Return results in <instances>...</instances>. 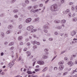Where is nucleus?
Returning <instances> with one entry per match:
<instances>
[{
  "label": "nucleus",
  "mask_w": 77,
  "mask_h": 77,
  "mask_svg": "<svg viewBox=\"0 0 77 77\" xmlns=\"http://www.w3.org/2000/svg\"><path fill=\"white\" fill-rule=\"evenodd\" d=\"M50 9L52 12H56L57 10V6L55 4L52 5L50 7Z\"/></svg>",
  "instance_id": "nucleus-1"
},
{
  "label": "nucleus",
  "mask_w": 77,
  "mask_h": 77,
  "mask_svg": "<svg viewBox=\"0 0 77 77\" xmlns=\"http://www.w3.org/2000/svg\"><path fill=\"white\" fill-rule=\"evenodd\" d=\"M34 27L33 26H28L27 28V29L29 31H30L31 33H33L35 32L36 31H37L36 29H33Z\"/></svg>",
  "instance_id": "nucleus-2"
},
{
  "label": "nucleus",
  "mask_w": 77,
  "mask_h": 77,
  "mask_svg": "<svg viewBox=\"0 0 77 77\" xmlns=\"http://www.w3.org/2000/svg\"><path fill=\"white\" fill-rule=\"evenodd\" d=\"M64 63V61L63 60H62L61 61H60L58 63V64H59V65H60L59 68V70L60 71V70H62L63 69V67H64V66L63 64Z\"/></svg>",
  "instance_id": "nucleus-3"
},
{
  "label": "nucleus",
  "mask_w": 77,
  "mask_h": 77,
  "mask_svg": "<svg viewBox=\"0 0 77 77\" xmlns=\"http://www.w3.org/2000/svg\"><path fill=\"white\" fill-rule=\"evenodd\" d=\"M31 21H32V18H29L26 19L25 20V22L26 23H29L31 22Z\"/></svg>",
  "instance_id": "nucleus-4"
},
{
  "label": "nucleus",
  "mask_w": 77,
  "mask_h": 77,
  "mask_svg": "<svg viewBox=\"0 0 77 77\" xmlns=\"http://www.w3.org/2000/svg\"><path fill=\"white\" fill-rule=\"evenodd\" d=\"M41 9H37L35 10H33V9H32L30 11L31 12H32L35 13V12H38V11H41Z\"/></svg>",
  "instance_id": "nucleus-5"
},
{
  "label": "nucleus",
  "mask_w": 77,
  "mask_h": 77,
  "mask_svg": "<svg viewBox=\"0 0 77 77\" xmlns=\"http://www.w3.org/2000/svg\"><path fill=\"white\" fill-rule=\"evenodd\" d=\"M37 63L40 65H44V62L42 61H37Z\"/></svg>",
  "instance_id": "nucleus-6"
},
{
  "label": "nucleus",
  "mask_w": 77,
  "mask_h": 77,
  "mask_svg": "<svg viewBox=\"0 0 77 77\" xmlns=\"http://www.w3.org/2000/svg\"><path fill=\"white\" fill-rule=\"evenodd\" d=\"M14 63H9L8 64V66L10 68L12 67V66L14 65Z\"/></svg>",
  "instance_id": "nucleus-7"
},
{
  "label": "nucleus",
  "mask_w": 77,
  "mask_h": 77,
  "mask_svg": "<svg viewBox=\"0 0 77 77\" xmlns=\"http://www.w3.org/2000/svg\"><path fill=\"white\" fill-rule=\"evenodd\" d=\"M67 64L69 65H70V66H72V65H74V63L72 61H69L68 63Z\"/></svg>",
  "instance_id": "nucleus-8"
},
{
  "label": "nucleus",
  "mask_w": 77,
  "mask_h": 77,
  "mask_svg": "<svg viewBox=\"0 0 77 77\" xmlns=\"http://www.w3.org/2000/svg\"><path fill=\"white\" fill-rule=\"evenodd\" d=\"M71 34L72 36H74L76 34V32L74 31H73L72 32H71Z\"/></svg>",
  "instance_id": "nucleus-9"
},
{
  "label": "nucleus",
  "mask_w": 77,
  "mask_h": 77,
  "mask_svg": "<svg viewBox=\"0 0 77 77\" xmlns=\"http://www.w3.org/2000/svg\"><path fill=\"white\" fill-rule=\"evenodd\" d=\"M12 27H13V26L11 25H8V29H11Z\"/></svg>",
  "instance_id": "nucleus-10"
},
{
  "label": "nucleus",
  "mask_w": 77,
  "mask_h": 77,
  "mask_svg": "<svg viewBox=\"0 0 77 77\" xmlns=\"http://www.w3.org/2000/svg\"><path fill=\"white\" fill-rule=\"evenodd\" d=\"M43 29H48L49 27H48V26H47V25H44L43 26Z\"/></svg>",
  "instance_id": "nucleus-11"
},
{
  "label": "nucleus",
  "mask_w": 77,
  "mask_h": 77,
  "mask_svg": "<svg viewBox=\"0 0 77 77\" xmlns=\"http://www.w3.org/2000/svg\"><path fill=\"white\" fill-rule=\"evenodd\" d=\"M48 69V67H45L42 70V72H45V71H46Z\"/></svg>",
  "instance_id": "nucleus-12"
},
{
  "label": "nucleus",
  "mask_w": 77,
  "mask_h": 77,
  "mask_svg": "<svg viewBox=\"0 0 77 77\" xmlns=\"http://www.w3.org/2000/svg\"><path fill=\"white\" fill-rule=\"evenodd\" d=\"M1 36L2 38H4V36H5V34H4V33L3 32H1Z\"/></svg>",
  "instance_id": "nucleus-13"
},
{
  "label": "nucleus",
  "mask_w": 77,
  "mask_h": 77,
  "mask_svg": "<svg viewBox=\"0 0 77 77\" xmlns=\"http://www.w3.org/2000/svg\"><path fill=\"white\" fill-rule=\"evenodd\" d=\"M23 39V37L22 36H19L18 38V39L19 41H21Z\"/></svg>",
  "instance_id": "nucleus-14"
},
{
  "label": "nucleus",
  "mask_w": 77,
  "mask_h": 77,
  "mask_svg": "<svg viewBox=\"0 0 77 77\" xmlns=\"http://www.w3.org/2000/svg\"><path fill=\"white\" fill-rule=\"evenodd\" d=\"M39 20V18H35L34 19V20L33 21V22H36V21H38Z\"/></svg>",
  "instance_id": "nucleus-15"
},
{
  "label": "nucleus",
  "mask_w": 77,
  "mask_h": 77,
  "mask_svg": "<svg viewBox=\"0 0 77 77\" xmlns=\"http://www.w3.org/2000/svg\"><path fill=\"white\" fill-rule=\"evenodd\" d=\"M26 53L27 54V56H30V52L29 51H27L26 52Z\"/></svg>",
  "instance_id": "nucleus-16"
},
{
  "label": "nucleus",
  "mask_w": 77,
  "mask_h": 77,
  "mask_svg": "<svg viewBox=\"0 0 77 77\" xmlns=\"http://www.w3.org/2000/svg\"><path fill=\"white\" fill-rule=\"evenodd\" d=\"M14 44V43L13 42H11L10 43L9 45L10 46H12V45H13Z\"/></svg>",
  "instance_id": "nucleus-17"
},
{
  "label": "nucleus",
  "mask_w": 77,
  "mask_h": 77,
  "mask_svg": "<svg viewBox=\"0 0 77 77\" xmlns=\"http://www.w3.org/2000/svg\"><path fill=\"white\" fill-rule=\"evenodd\" d=\"M22 27H23V25H20L18 26V28L19 29H22Z\"/></svg>",
  "instance_id": "nucleus-18"
},
{
  "label": "nucleus",
  "mask_w": 77,
  "mask_h": 77,
  "mask_svg": "<svg viewBox=\"0 0 77 77\" xmlns=\"http://www.w3.org/2000/svg\"><path fill=\"white\" fill-rule=\"evenodd\" d=\"M48 56H45V55H44V56H43L42 57V58L43 59H47V58H48Z\"/></svg>",
  "instance_id": "nucleus-19"
},
{
  "label": "nucleus",
  "mask_w": 77,
  "mask_h": 77,
  "mask_svg": "<svg viewBox=\"0 0 77 77\" xmlns=\"http://www.w3.org/2000/svg\"><path fill=\"white\" fill-rule=\"evenodd\" d=\"M6 33L7 34H9V33H11V30H8L7 31Z\"/></svg>",
  "instance_id": "nucleus-20"
},
{
  "label": "nucleus",
  "mask_w": 77,
  "mask_h": 77,
  "mask_svg": "<svg viewBox=\"0 0 77 77\" xmlns=\"http://www.w3.org/2000/svg\"><path fill=\"white\" fill-rule=\"evenodd\" d=\"M54 23H60V21H58L57 20H55L54 21Z\"/></svg>",
  "instance_id": "nucleus-21"
},
{
  "label": "nucleus",
  "mask_w": 77,
  "mask_h": 77,
  "mask_svg": "<svg viewBox=\"0 0 77 77\" xmlns=\"http://www.w3.org/2000/svg\"><path fill=\"white\" fill-rule=\"evenodd\" d=\"M38 46L37 45H34L33 46V48L34 49H36V48H37Z\"/></svg>",
  "instance_id": "nucleus-22"
},
{
  "label": "nucleus",
  "mask_w": 77,
  "mask_h": 77,
  "mask_svg": "<svg viewBox=\"0 0 77 77\" xmlns=\"http://www.w3.org/2000/svg\"><path fill=\"white\" fill-rule=\"evenodd\" d=\"M69 12V10L68 9H67L65 11V14H68Z\"/></svg>",
  "instance_id": "nucleus-23"
},
{
  "label": "nucleus",
  "mask_w": 77,
  "mask_h": 77,
  "mask_svg": "<svg viewBox=\"0 0 77 77\" xmlns=\"http://www.w3.org/2000/svg\"><path fill=\"white\" fill-rule=\"evenodd\" d=\"M73 20L74 21H76L77 20V18L76 17L74 18H73Z\"/></svg>",
  "instance_id": "nucleus-24"
},
{
  "label": "nucleus",
  "mask_w": 77,
  "mask_h": 77,
  "mask_svg": "<svg viewBox=\"0 0 77 77\" xmlns=\"http://www.w3.org/2000/svg\"><path fill=\"white\" fill-rule=\"evenodd\" d=\"M57 28L58 29H59V30H60L61 29H62V26H59L57 27Z\"/></svg>",
  "instance_id": "nucleus-25"
},
{
  "label": "nucleus",
  "mask_w": 77,
  "mask_h": 77,
  "mask_svg": "<svg viewBox=\"0 0 77 77\" xmlns=\"http://www.w3.org/2000/svg\"><path fill=\"white\" fill-rule=\"evenodd\" d=\"M49 40L50 41H52L53 40V38H49Z\"/></svg>",
  "instance_id": "nucleus-26"
},
{
  "label": "nucleus",
  "mask_w": 77,
  "mask_h": 77,
  "mask_svg": "<svg viewBox=\"0 0 77 77\" xmlns=\"http://www.w3.org/2000/svg\"><path fill=\"white\" fill-rule=\"evenodd\" d=\"M64 59V60H66V61H67L69 60L68 58L67 57H65Z\"/></svg>",
  "instance_id": "nucleus-27"
},
{
  "label": "nucleus",
  "mask_w": 77,
  "mask_h": 77,
  "mask_svg": "<svg viewBox=\"0 0 77 77\" xmlns=\"http://www.w3.org/2000/svg\"><path fill=\"white\" fill-rule=\"evenodd\" d=\"M27 73H28V74H32V72L30 71H27Z\"/></svg>",
  "instance_id": "nucleus-28"
},
{
  "label": "nucleus",
  "mask_w": 77,
  "mask_h": 77,
  "mask_svg": "<svg viewBox=\"0 0 77 77\" xmlns=\"http://www.w3.org/2000/svg\"><path fill=\"white\" fill-rule=\"evenodd\" d=\"M25 2L27 4H29V1L28 0L25 1Z\"/></svg>",
  "instance_id": "nucleus-29"
},
{
  "label": "nucleus",
  "mask_w": 77,
  "mask_h": 77,
  "mask_svg": "<svg viewBox=\"0 0 77 77\" xmlns=\"http://www.w3.org/2000/svg\"><path fill=\"white\" fill-rule=\"evenodd\" d=\"M66 22V20H62V23H65Z\"/></svg>",
  "instance_id": "nucleus-30"
},
{
  "label": "nucleus",
  "mask_w": 77,
  "mask_h": 77,
  "mask_svg": "<svg viewBox=\"0 0 77 77\" xmlns=\"http://www.w3.org/2000/svg\"><path fill=\"white\" fill-rule=\"evenodd\" d=\"M44 32H45V33H48V30H47V29H44Z\"/></svg>",
  "instance_id": "nucleus-31"
},
{
  "label": "nucleus",
  "mask_w": 77,
  "mask_h": 77,
  "mask_svg": "<svg viewBox=\"0 0 77 77\" xmlns=\"http://www.w3.org/2000/svg\"><path fill=\"white\" fill-rule=\"evenodd\" d=\"M13 11V12H14V13H16L18 12V10H14Z\"/></svg>",
  "instance_id": "nucleus-32"
},
{
  "label": "nucleus",
  "mask_w": 77,
  "mask_h": 77,
  "mask_svg": "<svg viewBox=\"0 0 77 77\" xmlns=\"http://www.w3.org/2000/svg\"><path fill=\"white\" fill-rule=\"evenodd\" d=\"M32 8V6H30L28 8V9L29 10H30V9H31Z\"/></svg>",
  "instance_id": "nucleus-33"
},
{
  "label": "nucleus",
  "mask_w": 77,
  "mask_h": 77,
  "mask_svg": "<svg viewBox=\"0 0 77 77\" xmlns=\"http://www.w3.org/2000/svg\"><path fill=\"white\" fill-rule=\"evenodd\" d=\"M33 8L34 9H36L38 8V5H35L33 6Z\"/></svg>",
  "instance_id": "nucleus-34"
},
{
  "label": "nucleus",
  "mask_w": 77,
  "mask_h": 77,
  "mask_svg": "<svg viewBox=\"0 0 77 77\" xmlns=\"http://www.w3.org/2000/svg\"><path fill=\"white\" fill-rule=\"evenodd\" d=\"M22 5L23 7H26V4L23 3Z\"/></svg>",
  "instance_id": "nucleus-35"
},
{
  "label": "nucleus",
  "mask_w": 77,
  "mask_h": 77,
  "mask_svg": "<svg viewBox=\"0 0 77 77\" xmlns=\"http://www.w3.org/2000/svg\"><path fill=\"white\" fill-rule=\"evenodd\" d=\"M16 1V0H12L11 1V3H14V2H15Z\"/></svg>",
  "instance_id": "nucleus-36"
},
{
  "label": "nucleus",
  "mask_w": 77,
  "mask_h": 77,
  "mask_svg": "<svg viewBox=\"0 0 77 77\" xmlns=\"http://www.w3.org/2000/svg\"><path fill=\"white\" fill-rule=\"evenodd\" d=\"M74 9H75V8H74V6H72V11H74Z\"/></svg>",
  "instance_id": "nucleus-37"
},
{
  "label": "nucleus",
  "mask_w": 77,
  "mask_h": 77,
  "mask_svg": "<svg viewBox=\"0 0 77 77\" xmlns=\"http://www.w3.org/2000/svg\"><path fill=\"white\" fill-rule=\"evenodd\" d=\"M21 60V57H19L18 60V62H19V61H20V60Z\"/></svg>",
  "instance_id": "nucleus-38"
},
{
  "label": "nucleus",
  "mask_w": 77,
  "mask_h": 77,
  "mask_svg": "<svg viewBox=\"0 0 77 77\" xmlns=\"http://www.w3.org/2000/svg\"><path fill=\"white\" fill-rule=\"evenodd\" d=\"M64 37H68V34H65V35H64Z\"/></svg>",
  "instance_id": "nucleus-39"
},
{
  "label": "nucleus",
  "mask_w": 77,
  "mask_h": 77,
  "mask_svg": "<svg viewBox=\"0 0 77 77\" xmlns=\"http://www.w3.org/2000/svg\"><path fill=\"white\" fill-rule=\"evenodd\" d=\"M75 43L74 42H70V44H71V45H73V44H75Z\"/></svg>",
  "instance_id": "nucleus-40"
},
{
  "label": "nucleus",
  "mask_w": 77,
  "mask_h": 77,
  "mask_svg": "<svg viewBox=\"0 0 77 77\" xmlns=\"http://www.w3.org/2000/svg\"><path fill=\"white\" fill-rule=\"evenodd\" d=\"M54 34L55 35H58V32H54Z\"/></svg>",
  "instance_id": "nucleus-41"
},
{
  "label": "nucleus",
  "mask_w": 77,
  "mask_h": 77,
  "mask_svg": "<svg viewBox=\"0 0 77 77\" xmlns=\"http://www.w3.org/2000/svg\"><path fill=\"white\" fill-rule=\"evenodd\" d=\"M27 48H25L23 49V51H27Z\"/></svg>",
  "instance_id": "nucleus-42"
},
{
  "label": "nucleus",
  "mask_w": 77,
  "mask_h": 77,
  "mask_svg": "<svg viewBox=\"0 0 77 77\" xmlns=\"http://www.w3.org/2000/svg\"><path fill=\"white\" fill-rule=\"evenodd\" d=\"M75 13L73 14H72V17H75Z\"/></svg>",
  "instance_id": "nucleus-43"
},
{
  "label": "nucleus",
  "mask_w": 77,
  "mask_h": 77,
  "mask_svg": "<svg viewBox=\"0 0 77 77\" xmlns=\"http://www.w3.org/2000/svg\"><path fill=\"white\" fill-rule=\"evenodd\" d=\"M73 3L70 2L69 3V5H73Z\"/></svg>",
  "instance_id": "nucleus-44"
},
{
  "label": "nucleus",
  "mask_w": 77,
  "mask_h": 77,
  "mask_svg": "<svg viewBox=\"0 0 77 77\" xmlns=\"http://www.w3.org/2000/svg\"><path fill=\"white\" fill-rule=\"evenodd\" d=\"M35 72H38L39 71V69H35Z\"/></svg>",
  "instance_id": "nucleus-45"
},
{
  "label": "nucleus",
  "mask_w": 77,
  "mask_h": 77,
  "mask_svg": "<svg viewBox=\"0 0 77 77\" xmlns=\"http://www.w3.org/2000/svg\"><path fill=\"white\" fill-rule=\"evenodd\" d=\"M61 2L63 3H65V0H61Z\"/></svg>",
  "instance_id": "nucleus-46"
},
{
  "label": "nucleus",
  "mask_w": 77,
  "mask_h": 77,
  "mask_svg": "<svg viewBox=\"0 0 77 77\" xmlns=\"http://www.w3.org/2000/svg\"><path fill=\"white\" fill-rule=\"evenodd\" d=\"M43 6V4H41L39 5V7H42Z\"/></svg>",
  "instance_id": "nucleus-47"
},
{
  "label": "nucleus",
  "mask_w": 77,
  "mask_h": 77,
  "mask_svg": "<svg viewBox=\"0 0 77 77\" xmlns=\"http://www.w3.org/2000/svg\"><path fill=\"white\" fill-rule=\"evenodd\" d=\"M36 41H35L33 42V45H35V44H36Z\"/></svg>",
  "instance_id": "nucleus-48"
},
{
  "label": "nucleus",
  "mask_w": 77,
  "mask_h": 77,
  "mask_svg": "<svg viewBox=\"0 0 77 77\" xmlns=\"http://www.w3.org/2000/svg\"><path fill=\"white\" fill-rule=\"evenodd\" d=\"M67 74V72H65L64 73H63V75H66Z\"/></svg>",
  "instance_id": "nucleus-49"
},
{
  "label": "nucleus",
  "mask_w": 77,
  "mask_h": 77,
  "mask_svg": "<svg viewBox=\"0 0 77 77\" xmlns=\"http://www.w3.org/2000/svg\"><path fill=\"white\" fill-rule=\"evenodd\" d=\"M68 16L69 17H71V14L70 13L68 14Z\"/></svg>",
  "instance_id": "nucleus-50"
},
{
  "label": "nucleus",
  "mask_w": 77,
  "mask_h": 77,
  "mask_svg": "<svg viewBox=\"0 0 77 77\" xmlns=\"http://www.w3.org/2000/svg\"><path fill=\"white\" fill-rule=\"evenodd\" d=\"M23 45V43L21 42H20V45Z\"/></svg>",
  "instance_id": "nucleus-51"
},
{
  "label": "nucleus",
  "mask_w": 77,
  "mask_h": 77,
  "mask_svg": "<svg viewBox=\"0 0 77 77\" xmlns=\"http://www.w3.org/2000/svg\"><path fill=\"white\" fill-rule=\"evenodd\" d=\"M13 49H14V47H11V48H10V50H13Z\"/></svg>",
  "instance_id": "nucleus-52"
},
{
  "label": "nucleus",
  "mask_w": 77,
  "mask_h": 77,
  "mask_svg": "<svg viewBox=\"0 0 77 77\" xmlns=\"http://www.w3.org/2000/svg\"><path fill=\"white\" fill-rule=\"evenodd\" d=\"M18 16L16 14V15H14V17H15V18H18Z\"/></svg>",
  "instance_id": "nucleus-53"
},
{
  "label": "nucleus",
  "mask_w": 77,
  "mask_h": 77,
  "mask_svg": "<svg viewBox=\"0 0 77 77\" xmlns=\"http://www.w3.org/2000/svg\"><path fill=\"white\" fill-rule=\"evenodd\" d=\"M8 44V43L7 42H5L4 43V45H6L7 44Z\"/></svg>",
  "instance_id": "nucleus-54"
},
{
  "label": "nucleus",
  "mask_w": 77,
  "mask_h": 77,
  "mask_svg": "<svg viewBox=\"0 0 77 77\" xmlns=\"http://www.w3.org/2000/svg\"><path fill=\"white\" fill-rule=\"evenodd\" d=\"M30 45V43L29 42H28L27 44V45L28 46H29Z\"/></svg>",
  "instance_id": "nucleus-55"
},
{
  "label": "nucleus",
  "mask_w": 77,
  "mask_h": 77,
  "mask_svg": "<svg viewBox=\"0 0 77 77\" xmlns=\"http://www.w3.org/2000/svg\"><path fill=\"white\" fill-rule=\"evenodd\" d=\"M57 69V67H55L54 68V70H55V71H56Z\"/></svg>",
  "instance_id": "nucleus-56"
},
{
  "label": "nucleus",
  "mask_w": 77,
  "mask_h": 77,
  "mask_svg": "<svg viewBox=\"0 0 77 77\" xmlns=\"http://www.w3.org/2000/svg\"><path fill=\"white\" fill-rule=\"evenodd\" d=\"M37 45H40V43L39 42H37L36 43Z\"/></svg>",
  "instance_id": "nucleus-57"
},
{
  "label": "nucleus",
  "mask_w": 77,
  "mask_h": 77,
  "mask_svg": "<svg viewBox=\"0 0 77 77\" xmlns=\"http://www.w3.org/2000/svg\"><path fill=\"white\" fill-rule=\"evenodd\" d=\"M16 60L15 59H14L12 61V63H14V62H15V61Z\"/></svg>",
  "instance_id": "nucleus-58"
},
{
  "label": "nucleus",
  "mask_w": 77,
  "mask_h": 77,
  "mask_svg": "<svg viewBox=\"0 0 77 77\" xmlns=\"http://www.w3.org/2000/svg\"><path fill=\"white\" fill-rule=\"evenodd\" d=\"M45 51H46V52H47V51H48V50L47 49H45Z\"/></svg>",
  "instance_id": "nucleus-59"
},
{
  "label": "nucleus",
  "mask_w": 77,
  "mask_h": 77,
  "mask_svg": "<svg viewBox=\"0 0 77 77\" xmlns=\"http://www.w3.org/2000/svg\"><path fill=\"white\" fill-rule=\"evenodd\" d=\"M4 54V53H3V52H2L1 54V55L2 56H3Z\"/></svg>",
  "instance_id": "nucleus-60"
},
{
  "label": "nucleus",
  "mask_w": 77,
  "mask_h": 77,
  "mask_svg": "<svg viewBox=\"0 0 77 77\" xmlns=\"http://www.w3.org/2000/svg\"><path fill=\"white\" fill-rule=\"evenodd\" d=\"M3 14H2L0 15V17H3Z\"/></svg>",
  "instance_id": "nucleus-61"
},
{
  "label": "nucleus",
  "mask_w": 77,
  "mask_h": 77,
  "mask_svg": "<svg viewBox=\"0 0 77 77\" xmlns=\"http://www.w3.org/2000/svg\"><path fill=\"white\" fill-rule=\"evenodd\" d=\"M75 72V70H73L72 71V74H74Z\"/></svg>",
  "instance_id": "nucleus-62"
},
{
  "label": "nucleus",
  "mask_w": 77,
  "mask_h": 77,
  "mask_svg": "<svg viewBox=\"0 0 77 77\" xmlns=\"http://www.w3.org/2000/svg\"><path fill=\"white\" fill-rule=\"evenodd\" d=\"M75 64H77V61H75Z\"/></svg>",
  "instance_id": "nucleus-63"
},
{
  "label": "nucleus",
  "mask_w": 77,
  "mask_h": 77,
  "mask_svg": "<svg viewBox=\"0 0 77 77\" xmlns=\"http://www.w3.org/2000/svg\"><path fill=\"white\" fill-rule=\"evenodd\" d=\"M73 77H77V74L75 75Z\"/></svg>",
  "instance_id": "nucleus-64"
}]
</instances>
